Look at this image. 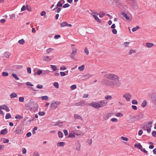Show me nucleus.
Listing matches in <instances>:
<instances>
[{
    "instance_id": "nucleus-1",
    "label": "nucleus",
    "mask_w": 156,
    "mask_h": 156,
    "mask_svg": "<svg viewBox=\"0 0 156 156\" xmlns=\"http://www.w3.org/2000/svg\"><path fill=\"white\" fill-rule=\"evenodd\" d=\"M104 77L108 79L112 80L108 81L105 83V84L108 87L113 88L114 87H119L118 84L119 77L117 75L111 74H106L104 75Z\"/></svg>"
},
{
    "instance_id": "nucleus-2",
    "label": "nucleus",
    "mask_w": 156,
    "mask_h": 156,
    "mask_svg": "<svg viewBox=\"0 0 156 156\" xmlns=\"http://www.w3.org/2000/svg\"><path fill=\"white\" fill-rule=\"evenodd\" d=\"M153 123L152 121L148 123H145L142 125V128L145 130H147L148 133H149L151 131V128L152 127V124Z\"/></svg>"
},
{
    "instance_id": "nucleus-3",
    "label": "nucleus",
    "mask_w": 156,
    "mask_h": 156,
    "mask_svg": "<svg viewBox=\"0 0 156 156\" xmlns=\"http://www.w3.org/2000/svg\"><path fill=\"white\" fill-rule=\"evenodd\" d=\"M60 104L61 103L59 101H53L50 104V107L51 109L54 110L57 108Z\"/></svg>"
},
{
    "instance_id": "nucleus-4",
    "label": "nucleus",
    "mask_w": 156,
    "mask_h": 156,
    "mask_svg": "<svg viewBox=\"0 0 156 156\" xmlns=\"http://www.w3.org/2000/svg\"><path fill=\"white\" fill-rule=\"evenodd\" d=\"M89 105L96 109L101 108L100 104L99 103V101L92 102L89 104Z\"/></svg>"
},
{
    "instance_id": "nucleus-5",
    "label": "nucleus",
    "mask_w": 156,
    "mask_h": 156,
    "mask_svg": "<svg viewBox=\"0 0 156 156\" xmlns=\"http://www.w3.org/2000/svg\"><path fill=\"white\" fill-rule=\"evenodd\" d=\"M123 97L127 101H129L131 98L132 96L131 94L129 93H125L123 95Z\"/></svg>"
},
{
    "instance_id": "nucleus-6",
    "label": "nucleus",
    "mask_w": 156,
    "mask_h": 156,
    "mask_svg": "<svg viewBox=\"0 0 156 156\" xmlns=\"http://www.w3.org/2000/svg\"><path fill=\"white\" fill-rule=\"evenodd\" d=\"M77 50L75 47L72 48V52L70 55V57L71 58H73L75 55L76 52Z\"/></svg>"
},
{
    "instance_id": "nucleus-7",
    "label": "nucleus",
    "mask_w": 156,
    "mask_h": 156,
    "mask_svg": "<svg viewBox=\"0 0 156 156\" xmlns=\"http://www.w3.org/2000/svg\"><path fill=\"white\" fill-rule=\"evenodd\" d=\"M87 103L83 100L80 101L79 102L75 103L74 105L77 106H84V105H86Z\"/></svg>"
},
{
    "instance_id": "nucleus-8",
    "label": "nucleus",
    "mask_w": 156,
    "mask_h": 156,
    "mask_svg": "<svg viewBox=\"0 0 156 156\" xmlns=\"http://www.w3.org/2000/svg\"><path fill=\"white\" fill-rule=\"evenodd\" d=\"M51 56H50L45 55L44 56L43 58V61L48 62H50L51 60Z\"/></svg>"
},
{
    "instance_id": "nucleus-9",
    "label": "nucleus",
    "mask_w": 156,
    "mask_h": 156,
    "mask_svg": "<svg viewBox=\"0 0 156 156\" xmlns=\"http://www.w3.org/2000/svg\"><path fill=\"white\" fill-rule=\"evenodd\" d=\"M113 114L114 113L112 112H109L105 115L103 118L107 120L111 117Z\"/></svg>"
},
{
    "instance_id": "nucleus-10",
    "label": "nucleus",
    "mask_w": 156,
    "mask_h": 156,
    "mask_svg": "<svg viewBox=\"0 0 156 156\" xmlns=\"http://www.w3.org/2000/svg\"><path fill=\"white\" fill-rule=\"evenodd\" d=\"M15 132L17 134H21L23 133V130L21 128H16Z\"/></svg>"
},
{
    "instance_id": "nucleus-11",
    "label": "nucleus",
    "mask_w": 156,
    "mask_h": 156,
    "mask_svg": "<svg viewBox=\"0 0 156 156\" xmlns=\"http://www.w3.org/2000/svg\"><path fill=\"white\" fill-rule=\"evenodd\" d=\"M99 103L100 104L101 108L105 106L107 104V101L105 100H103L99 101Z\"/></svg>"
},
{
    "instance_id": "nucleus-12",
    "label": "nucleus",
    "mask_w": 156,
    "mask_h": 156,
    "mask_svg": "<svg viewBox=\"0 0 156 156\" xmlns=\"http://www.w3.org/2000/svg\"><path fill=\"white\" fill-rule=\"evenodd\" d=\"M74 118L75 119H79L81 121L83 120L82 118L78 114H75L74 115Z\"/></svg>"
},
{
    "instance_id": "nucleus-13",
    "label": "nucleus",
    "mask_w": 156,
    "mask_h": 156,
    "mask_svg": "<svg viewBox=\"0 0 156 156\" xmlns=\"http://www.w3.org/2000/svg\"><path fill=\"white\" fill-rule=\"evenodd\" d=\"M11 54L10 52L5 51L4 53V56L6 58H9Z\"/></svg>"
},
{
    "instance_id": "nucleus-14",
    "label": "nucleus",
    "mask_w": 156,
    "mask_h": 156,
    "mask_svg": "<svg viewBox=\"0 0 156 156\" xmlns=\"http://www.w3.org/2000/svg\"><path fill=\"white\" fill-rule=\"evenodd\" d=\"M122 15L124 16L127 20H130V18L129 16H128L127 14L124 12H123L122 13Z\"/></svg>"
},
{
    "instance_id": "nucleus-15",
    "label": "nucleus",
    "mask_w": 156,
    "mask_h": 156,
    "mask_svg": "<svg viewBox=\"0 0 156 156\" xmlns=\"http://www.w3.org/2000/svg\"><path fill=\"white\" fill-rule=\"evenodd\" d=\"M7 133V129H5L2 130L0 132V133L3 135L6 134Z\"/></svg>"
},
{
    "instance_id": "nucleus-16",
    "label": "nucleus",
    "mask_w": 156,
    "mask_h": 156,
    "mask_svg": "<svg viewBox=\"0 0 156 156\" xmlns=\"http://www.w3.org/2000/svg\"><path fill=\"white\" fill-rule=\"evenodd\" d=\"M92 75L89 73H87L86 75L83 76V77L85 79H87L91 77Z\"/></svg>"
},
{
    "instance_id": "nucleus-17",
    "label": "nucleus",
    "mask_w": 156,
    "mask_h": 156,
    "mask_svg": "<svg viewBox=\"0 0 156 156\" xmlns=\"http://www.w3.org/2000/svg\"><path fill=\"white\" fill-rule=\"evenodd\" d=\"M134 147L140 150L142 147V146L140 143H139L138 144H136L134 145Z\"/></svg>"
},
{
    "instance_id": "nucleus-18",
    "label": "nucleus",
    "mask_w": 156,
    "mask_h": 156,
    "mask_svg": "<svg viewBox=\"0 0 156 156\" xmlns=\"http://www.w3.org/2000/svg\"><path fill=\"white\" fill-rule=\"evenodd\" d=\"M17 94L16 93L14 92L12 93L10 95L11 98H16L17 97Z\"/></svg>"
},
{
    "instance_id": "nucleus-19",
    "label": "nucleus",
    "mask_w": 156,
    "mask_h": 156,
    "mask_svg": "<svg viewBox=\"0 0 156 156\" xmlns=\"http://www.w3.org/2000/svg\"><path fill=\"white\" fill-rule=\"evenodd\" d=\"M154 45V44L151 43H147L146 44V46L148 48H151Z\"/></svg>"
},
{
    "instance_id": "nucleus-20",
    "label": "nucleus",
    "mask_w": 156,
    "mask_h": 156,
    "mask_svg": "<svg viewBox=\"0 0 156 156\" xmlns=\"http://www.w3.org/2000/svg\"><path fill=\"white\" fill-rule=\"evenodd\" d=\"M51 68L52 69L53 71H55L57 70V68L56 66L53 65H50Z\"/></svg>"
},
{
    "instance_id": "nucleus-21",
    "label": "nucleus",
    "mask_w": 156,
    "mask_h": 156,
    "mask_svg": "<svg viewBox=\"0 0 156 156\" xmlns=\"http://www.w3.org/2000/svg\"><path fill=\"white\" fill-rule=\"evenodd\" d=\"M136 52V50L134 49H130L129 50V55H131L132 54H134Z\"/></svg>"
},
{
    "instance_id": "nucleus-22",
    "label": "nucleus",
    "mask_w": 156,
    "mask_h": 156,
    "mask_svg": "<svg viewBox=\"0 0 156 156\" xmlns=\"http://www.w3.org/2000/svg\"><path fill=\"white\" fill-rule=\"evenodd\" d=\"M93 16L96 20L98 21L99 23L101 22V20L99 19L97 16L94 15Z\"/></svg>"
},
{
    "instance_id": "nucleus-23",
    "label": "nucleus",
    "mask_w": 156,
    "mask_h": 156,
    "mask_svg": "<svg viewBox=\"0 0 156 156\" xmlns=\"http://www.w3.org/2000/svg\"><path fill=\"white\" fill-rule=\"evenodd\" d=\"M84 67H85L84 65H81V66L79 67H78V69L80 71H83L84 70Z\"/></svg>"
},
{
    "instance_id": "nucleus-24",
    "label": "nucleus",
    "mask_w": 156,
    "mask_h": 156,
    "mask_svg": "<svg viewBox=\"0 0 156 156\" xmlns=\"http://www.w3.org/2000/svg\"><path fill=\"white\" fill-rule=\"evenodd\" d=\"M54 50V49L52 48H50L48 49L46 51L48 54H49L51 53L52 51Z\"/></svg>"
},
{
    "instance_id": "nucleus-25",
    "label": "nucleus",
    "mask_w": 156,
    "mask_h": 156,
    "mask_svg": "<svg viewBox=\"0 0 156 156\" xmlns=\"http://www.w3.org/2000/svg\"><path fill=\"white\" fill-rule=\"evenodd\" d=\"M147 104V102L146 101L144 100L142 103L141 105L143 108H144L146 106Z\"/></svg>"
},
{
    "instance_id": "nucleus-26",
    "label": "nucleus",
    "mask_w": 156,
    "mask_h": 156,
    "mask_svg": "<svg viewBox=\"0 0 156 156\" xmlns=\"http://www.w3.org/2000/svg\"><path fill=\"white\" fill-rule=\"evenodd\" d=\"M65 145V143L63 142H60L57 143V145L58 146L60 147H63Z\"/></svg>"
},
{
    "instance_id": "nucleus-27",
    "label": "nucleus",
    "mask_w": 156,
    "mask_h": 156,
    "mask_svg": "<svg viewBox=\"0 0 156 156\" xmlns=\"http://www.w3.org/2000/svg\"><path fill=\"white\" fill-rule=\"evenodd\" d=\"M24 40L23 39H22L20 40H19L18 41V43L19 44H23L24 43Z\"/></svg>"
},
{
    "instance_id": "nucleus-28",
    "label": "nucleus",
    "mask_w": 156,
    "mask_h": 156,
    "mask_svg": "<svg viewBox=\"0 0 156 156\" xmlns=\"http://www.w3.org/2000/svg\"><path fill=\"white\" fill-rule=\"evenodd\" d=\"M58 136L59 137L62 138L63 137V134L62 133L61 131H59L58 132Z\"/></svg>"
},
{
    "instance_id": "nucleus-29",
    "label": "nucleus",
    "mask_w": 156,
    "mask_h": 156,
    "mask_svg": "<svg viewBox=\"0 0 156 156\" xmlns=\"http://www.w3.org/2000/svg\"><path fill=\"white\" fill-rule=\"evenodd\" d=\"M41 98L43 100H47L48 99V97L47 96H42Z\"/></svg>"
},
{
    "instance_id": "nucleus-30",
    "label": "nucleus",
    "mask_w": 156,
    "mask_h": 156,
    "mask_svg": "<svg viewBox=\"0 0 156 156\" xmlns=\"http://www.w3.org/2000/svg\"><path fill=\"white\" fill-rule=\"evenodd\" d=\"M56 10V12H57V13H59L61 11V9L59 8L56 7L53 9V10Z\"/></svg>"
},
{
    "instance_id": "nucleus-31",
    "label": "nucleus",
    "mask_w": 156,
    "mask_h": 156,
    "mask_svg": "<svg viewBox=\"0 0 156 156\" xmlns=\"http://www.w3.org/2000/svg\"><path fill=\"white\" fill-rule=\"evenodd\" d=\"M19 100L20 102H23L24 101V98L23 97H20L19 98Z\"/></svg>"
},
{
    "instance_id": "nucleus-32",
    "label": "nucleus",
    "mask_w": 156,
    "mask_h": 156,
    "mask_svg": "<svg viewBox=\"0 0 156 156\" xmlns=\"http://www.w3.org/2000/svg\"><path fill=\"white\" fill-rule=\"evenodd\" d=\"M105 98L106 100H111L112 98V96L110 95H106L105 97Z\"/></svg>"
},
{
    "instance_id": "nucleus-33",
    "label": "nucleus",
    "mask_w": 156,
    "mask_h": 156,
    "mask_svg": "<svg viewBox=\"0 0 156 156\" xmlns=\"http://www.w3.org/2000/svg\"><path fill=\"white\" fill-rule=\"evenodd\" d=\"M140 28V27L139 26H137L136 27L133 28L132 29V31L133 32H135L137 30L139 29Z\"/></svg>"
},
{
    "instance_id": "nucleus-34",
    "label": "nucleus",
    "mask_w": 156,
    "mask_h": 156,
    "mask_svg": "<svg viewBox=\"0 0 156 156\" xmlns=\"http://www.w3.org/2000/svg\"><path fill=\"white\" fill-rule=\"evenodd\" d=\"M12 75L13 77L16 80H19V78L17 76V75H16V74H14V73H12Z\"/></svg>"
},
{
    "instance_id": "nucleus-35",
    "label": "nucleus",
    "mask_w": 156,
    "mask_h": 156,
    "mask_svg": "<svg viewBox=\"0 0 156 156\" xmlns=\"http://www.w3.org/2000/svg\"><path fill=\"white\" fill-rule=\"evenodd\" d=\"M67 23L66 22H63L60 23V26L61 27L66 26Z\"/></svg>"
},
{
    "instance_id": "nucleus-36",
    "label": "nucleus",
    "mask_w": 156,
    "mask_h": 156,
    "mask_svg": "<svg viewBox=\"0 0 156 156\" xmlns=\"http://www.w3.org/2000/svg\"><path fill=\"white\" fill-rule=\"evenodd\" d=\"M11 116L9 114H7L5 116V118L6 119H8L11 118Z\"/></svg>"
},
{
    "instance_id": "nucleus-37",
    "label": "nucleus",
    "mask_w": 156,
    "mask_h": 156,
    "mask_svg": "<svg viewBox=\"0 0 156 156\" xmlns=\"http://www.w3.org/2000/svg\"><path fill=\"white\" fill-rule=\"evenodd\" d=\"M2 75L3 76H7L9 75V73L7 72H3Z\"/></svg>"
},
{
    "instance_id": "nucleus-38",
    "label": "nucleus",
    "mask_w": 156,
    "mask_h": 156,
    "mask_svg": "<svg viewBox=\"0 0 156 156\" xmlns=\"http://www.w3.org/2000/svg\"><path fill=\"white\" fill-rule=\"evenodd\" d=\"M76 88V85L74 84L70 87V89L72 90H74Z\"/></svg>"
},
{
    "instance_id": "nucleus-39",
    "label": "nucleus",
    "mask_w": 156,
    "mask_h": 156,
    "mask_svg": "<svg viewBox=\"0 0 156 156\" xmlns=\"http://www.w3.org/2000/svg\"><path fill=\"white\" fill-rule=\"evenodd\" d=\"M130 43L129 42H125L123 44V45L125 47H127L128 46V45Z\"/></svg>"
},
{
    "instance_id": "nucleus-40",
    "label": "nucleus",
    "mask_w": 156,
    "mask_h": 156,
    "mask_svg": "<svg viewBox=\"0 0 156 156\" xmlns=\"http://www.w3.org/2000/svg\"><path fill=\"white\" fill-rule=\"evenodd\" d=\"M54 86L56 88H59V85L57 82H55L54 83Z\"/></svg>"
},
{
    "instance_id": "nucleus-41",
    "label": "nucleus",
    "mask_w": 156,
    "mask_h": 156,
    "mask_svg": "<svg viewBox=\"0 0 156 156\" xmlns=\"http://www.w3.org/2000/svg\"><path fill=\"white\" fill-rule=\"evenodd\" d=\"M23 117L19 115H17L15 117V118L16 119H22Z\"/></svg>"
},
{
    "instance_id": "nucleus-42",
    "label": "nucleus",
    "mask_w": 156,
    "mask_h": 156,
    "mask_svg": "<svg viewBox=\"0 0 156 156\" xmlns=\"http://www.w3.org/2000/svg\"><path fill=\"white\" fill-rule=\"evenodd\" d=\"M33 156H39V154L37 151H35L33 154Z\"/></svg>"
},
{
    "instance_id": "nucleus-43",
    "label": "nucleus",
    "mask_w": 156,
    "mask_h": 156,
    "mask_svg": "<svg viewBox=\"0 0 156 156\" xmlns=\"http://www.w3.org/2000/svg\"><path fill=\"white\" fill-rule=\"evenodd\" d=\"M45 113L43 112H40L38 113V115L41 116H43L44 115Z\"/></svg>"
},
{
    "instance_id": "nucleus-44",
    "label": "nucleus",
    "mask_w": 156,
    "mask_h": 156,
    "mask_svg": "<svg viewBox=\"0 0 156 156\" xmlns=\"http://www.w3.org/2000/svg\"><path fill=\"white\" fill-rule=\"evenodd\" d=\"M6 106H7V105H1V106H0V109H5Z\"/></svg>"
},
{
    "instance_id": "nucleus-45",
    "label": "nucleus",
    "mask_w": 156,
    "mask_h": 156,
    "mask_svg": "<svg viewBox=\"0 0 156 156\" xmlns=\"http://www.w3.org/2000/svg\"><path fill=\"white\" fill-rule=\"evenodd\" d=\"M132 103L134 105H137L138 104V102L136 100H133L132 101Z\"/></svg>"
},
{
    "instance_id": "nucleus-46",
    "label": "nucleus",
    "mask_w": 156,
    "mask_h": 156,
    "mask_svg": "<svg viewBox=\"0 0 156 156\" xmlns=\"http://www.w3.org/2000/svg\"><path fill=\"white\" fill-rule=\"evenodd\" d=\"M123 115L120 112L117 113L115 114V116L117 117H121Z\"/></svg>"
},
{
    "instance_id": "nucleus-47",
    "label": "nucleus",
    "mask_w": 156,
    "mask_h": 156,
    "mask_svg": "<svg viewBox=\"0 0 156 156\" xmlns=\"http://www.w3.org/2000/svg\"><path fill=\"white\" fill-rule=\"evenodd\" d=\"M84 52L87 55H88L89 54V52L87 48H85L84 50Z\"/></svg>"
},
{
    "instance_id": "nucleus-48",
    "label": "nucleus",
    "mask_w": 156,
    "mask_h": 156,
    "mask_svg": "<svg viewBox=\"0 0 156 156\" xmlns=\"http://www.w3.org/2000/svg\"><path fill=\"white\" fill-rule=\"evenodd\" d=\"M26 84L27 86H29L31 87H33L34 86L32 84L29 82H27L26 83Z\"/></svg>"
},
{
    "instance_id": "nucleus-49",
    "label": "nucleus",
    "mask_w": 156,
    "mask_h": 156,
    "mask_svg": "<svg viewBox=\"0 0 156 156\" xmlns=\"http://www.w3.org/2000/svg\"><path fill=\"white\" fill-rule=\"evenodd\" d=\"M34 106L35 109L34 110V111L38 109V105L37 104H35L34 105Z\"/></svg>"
},
{
    "instance_id": "nucleus-50",
    "label": "nucleus",
    "mask_w": 156,
    "mask_h": 156,
    "mask_svg": "<svg viewBox=\"0 0 156 156\" xmlns=\"http://www.w3.org/2000/svg\"><path fill=\"white\" fill-rule=\"evenodd\" d=\"M62 3H61V2H60V1L58 2V3L57 5V6H58V7H62Z\"/></svg>"
},
{
    "instance_id": "nucleus-51",
    "label": "nucleus",
    "mask_w": 156,
    "mask_h": 156,
    "mask_svg": "<svg viewBox=\"0 0 156 156\" xmlns=\"http://www.w3.org/2000/svg\"><path fill=\"white\" fill-rule=\"evenodd\" d=\"M121 138L122 140H124L125 141H127L128 140V138H127L126 137H124L123 136H121Z\"/></svg>"
},
{
    "instance_id": "nucleus-52",
    "label": "nucleus",
    "mask_w": 156,
    "mask_h": 156,
    "mask_svg": "<svg viewBox=\"0 0 156 156\" xmlns=\"http://www.w3.org/2000/svg\"><path fill=\"white\" fill-rule=\"evenodd\" d=\"M68 136L69 137L73 138L75 136L74 134L71 133H69V134Z\"/></svg>"
},
{
    "instance_id": "nucleus-53",
    "label": "nucleus",
    "mask_w": 156,
    "mask_h": 156,
    "mask_svg": "<svg viewBox=\"0 0 156 156\" xmlns=\"http://www.w3.org/2000/svg\"><path fill=\"white\" fill-rule=\"evenodd\" d=\"M111 121L112 122H117L118 120L117 119L115 118H113L111 119Z\"/></svg>"
},
{
    "instance_id": "nucleus-54",
    "label": "nucleus",
    "mask_w": 156,
    "mask_h": 156,
    "mask_svg": "<svg viewBox=\"0 0 156 156\" xmlns=\"http://www.w3.org/2000/svg\"><path fill=\"white\" fill-rule=\"evenodd\" d=\"M69 6L70 5L68 3H66L63 5V8H67L69 7Z\"/></svg>"
},
{
    "instance_id": "nucleus-55",
    "label": "nucleus",
    "mask_w": 156,
    "mask_h": 156,
    "mask_svg": "<svg viewBox=\"0 0 156 156\" xmlns=\"http://www.w3.org/2000/svg\"><path fill=\"white\" fill-rule=\"evenodd\" d=\"M81 145L79 144L76 147V149L77 150L79 151L80 149Z\"/></svg>"
},
{
    "instance_id": "nucleus-56",
    "label": "nucleus",
    "mask_w": 156,
    "mask_h": 156,
    "mask_svg": "<svg viewBox=\"0 0 156 156\" xmlns=\"http://www.w3.org/2000/svg\"><path fill=\"white\" fill-rule=\"evenodd\" d=\"M27 72L29 73L30 74L31 73V69L30 67H27Z\"/></svg>"
},
{
    "instance_id": "nucleus-57",
    "label": "nucleus",
    "mask_w": 156,
    "mask_h": 156,
    "mask_svg": "<svg viewBox=\"0 0 156 156\" xmlns=\"http://www.w3.org/2000/svg\"><path fill=\"white\" fill-rule=\"evenodd\" d=\"M105 14L103 12H101L99 14V15L100 17H103V16L105 15Z\"/></svg>"
},
{
    "instance_id": "nucleus-58",
    "label": "nucleus",
    "mask_w": 156,
    "mask_h": 156,
    "mask_svg": "<svg viewBox=\"0 0 156 156\" xmlns=\"http://www.w3.org/2000/svg\"><path fill=\"white\" fill-rule=\"evenodd\" d=\"M66 69V67L64 66H61L60 67V70H64Z\"/></svg>"
},
{
    "instance_id": "nucleus-59",
    "label": "nucleus",
    "mask_w": 156,
    "mask_h": 156,
    "mask_svg": "<svg viewBox=\"0 0 156 156\" xmlns=\"http://www.w3.org/2000/svg\"><path fill=\"white\" fill-rule=\"evenodd\" d=\"M61 76H64L66 75V74L64 72H61L60 73Z\"/></svg>"
},
{
    "instance_id": "nucleus-60",
    "label": "nucleus",
    "mask_w": 156,
    "mask_h": 156,
    "mask_svg": "<svg viewBox=\"0 0 156 156\" xmlns=\"http://www.w3.org/2000/svg\"><path fill=\"white\" fill-rule=\"evenodd\" d=\"M42 73V71L41 69H38L37 72V73L38 75H41Z\"/></svg>"
},
{
    "instance_id": "nucleus-61",
    "label": "nucleus",
    "mask_w": 156,
    "mask_h": 156,
    "mask_svg": "<svg viewBox=\"0 0 156 156\" xmlns=\"http://www.w3.org/2000/svg\"><path fill=\"white\" fill-rule=\"evenodd\" d=\"M22 153L23 154H25L27 153V150L25 148H23L22 149Z\"/></svg>"
},
{
    "instance_id": "nucleus-62",
    "label": "nucleus",
    "mask_w": 156,
    "mask_h": 156,
    "mask_svg": "<svg viewBox=\"0 0 156 156\" xmlns=\"http://www.w3.org/2000/svg\"><path fill=\"white\" fill-rule=\"evenodd\" d=\"M152 135L154 137L156 136V132L154 131H153L152 133Z\"/></svg>"
},
{
    "instance_id": "nucleus-63",
    "label": "nucleus",
    "mask_w": 156,
    "mask_h": 156,
    "mask_svg": "<svg viewBox=\"0 0 156 156\" xmlns=\"http://www.w3.org/2000/svg\"><path fill=\"white\" fill-rule=\"evenodd\" d=\"M43 86L42 85L38 84L37 86V88L39 89H42V88Z\"/></svg>"
},
{
    "instance_id": "nucleus-64",
    "label": "nucleus",
    "mask_w": 156,
    "mask_h": 156,
    "mask_svg": "<svg viewBox=\"0 0 156 156\" xmlns=\"http://www.w3.org/2000/svg\"><path fill=\"white\" fill-rule=\"evenodd\" d=\"M15 17V15L14 14H13L12 15H10V19H13V18H14Z\"/></svg>"
}]
</instances>
